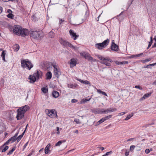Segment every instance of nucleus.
Here are the masks:
<instances>
[{
	"label": "nucleus",
	"instance_id": "1",
	"mask_svg": "<svg viewBox=\"0 0 156 156\" xmlns=\"http://www.w3.org/2000/svg\"><path fill=\"white\" fill-rule=\"evenodd\" d=\"M13 31L17 35H21L23 37L29 34V31L27 29H23L21 27L18 25L14 26Z\"/></svg>",
	"mask_w": 156,
	"mask_h": 156
},
{
	"label": "nucleus",
	"instance_id": "2",
	"mask_svg": "<svg viewBox=\"0 0 156 156\" xmlns=\"http://www.w3.org/2000/svg\"><path fill=\"white\" fill-rule=\"evenodd\" d=\"M29 109V107L27 105L20 107L17 111V114L16 116L17 120L22 119L24 117L25 113Z\"/></svg>",
	"mask_w": 156,
	"mask_h": 156
},
{
	"label": "nucleus",
	"instance_id": "3",
	"mask_svg": "<svg viewBox=\"0 0 156 156\" xmlns=\"http://www.w3.org/2000/svg\"><path fill=\"white\" fill-rule=\"evenodd\" d=\"M42 72L40 70H36V72L34 73L33 75H30L29 77L30 82L32 83H34L42 76Z\"/></svg>",
	"mask_w": 156,
	"mask_h": 156
},
{
	"label": "nucleus",
	"instance_id": "4",
	"mask_svg": "<svg viewBox=\"0 0 156 156\" xmlns=\"http://www.w3.org/2000/svg\"><path fill=\"white\" fill-rule=\"evenodd\" d=\"M21 66L23 68L30 70L33 67V65L28 59H26L21 60Z\"/></svg>",
	"mask_w": 156,
	"mask_h": 156
},
{
	"label": "nucleus",
	"instance_id": "5",
	"mask_svg": "<svg viewBox=\"0 0 156 156\" xmlns=\"http://www.w3.org/2000/svg\"><path fill=\"white\" fill-rule=\"evenodd\" d=\"M97 57L102 61L101 62V63L104 64L107 66H111L110 62H112V60L108 58H105L99 55H97Z\"/></svg>",
	"mask_w": 156,
	"mask_h": 156
},
{
	"label": "nucleus",
	"instance_id": "6",
	"mask_svg": "<svg viewBox=\"0 0 156 156\" xmlns=\"http://www.w3.org/2000/svg\"><path fill=\"white\" fill-rule=\"evenodd\" d=\"M80 55L89 61L95 62L96 60L95 59H93L88 52H82L80 53Z\"/></svg>",
	"mask_w": 156,
	"mask_h": 156
},
{
	"label": "nucleus",
	"instance_id": "7",
	"mask_svg": "<svg viewBox=\"0 0 156 156\" xmlns=\"http://www.w3.org/2000/svg\"><path fill=\"white\" fill-rule=\"evenodd\" d=\"M30 35L31 38L37 40L40 37V34L37 31L31 30L30 32Z\"/></svg>",
	"mask_w": 156,
	"mask_h": 156
},
{
	"label": "nucleus",
	"instance_id": "8",
	"mask_svg": "<svg viewBox=\"0 0 156 156\" xmlns=\"http://www.w3.org/2000/svg\"><path fill=\"white\" fill-rule=\"evenodd\" d=\"M52 66L54 68V75L56 77L58 78L60 74L59 68H58L57 65L55 63H53Z\"/></svg>",
	"mask_w": 156,
	"mask_h": 156
},
{
	"label": "nucleus",
	"instance_id": "9",
	"mask_svg": "<svg viewBox=\"0 0 156 156\" xmlns=\"http://www.w3.org/2000/svg\"><path fill=\"white\" fill-rule=\"evenodd\" d=\"M60 43L62 44L65 46H68L74 49L75 50H76L77 49L76 47H75L73 46L71 43H70L69 42L65 40H61Z\"/></svg>",
	"mask_w": 156,
	"mask_h": 156
},
{
	"label": "nucleus",
	"instance_id": "10",
	"mask_svg": "<svg viewBox=\"0 0 156 156\" xmlns=\"http://www.w3.org/2000/svg\"><path fill=\"white\" fill-rule=\"evenodd\" d=\"M47 114L50 117L54 118L57 116L56 112L54 109H48Z\"/></svg>",
	"mask_w": 156,
	"mask_h": 156
},
{
	"label": "nucleus",
	"instance_id": "11",
	"mask_svg": "<svg viewBox=\"0 0 156 156\" xmlns=\"http://www.w3.org/2000/svg\"><path fill=\"white\" fill-rule=\"evenodd\" d=\"M114 42V41L113 40L112 42L111 49L113 51H118V50L119 49V47Z\"/></svg>",
	"mask_w": 156,
	"mask_h": 156
},
{
	"label": "nucleus",
	"instance_id": "12",
	"mask_svg": "<svg viewBox=\"0 0 156 156\" xmlns=\"http://www.w3.org/2000/svg\"><path fill=\"white\" fill-rule=\"evenodd\" d=\"M69 33L72 38H73L74 40H76L79 37V35H76V33H74L73 31L72 30H69Z\"/></svg>",
	"mask_w": 156,
	"mask_h": 156
},
{
	"label": "nucleus",
	"instance_id": "13",
	"mask_svg": "<svg viewBox=\"0 0 156 156\" xmlns=\"http://www.w3.org/2000/svg\"><path fill=\"white\" fill-rule=\"evenodd\" d=\"M117 109L115 108H109L107 109L104 110V114H107L108 113L115 112Z\"/></svg>",
	"mask_w": 156,
	"mask_h": 156
},
{
	"label": "nucleus",
	"instance_id": "14",
	"mask_svg": "<svg viewBox=\"0 0 156 156\" xmlns=\"http://www.w3.org/2000/svg\"><path fill=\"white\" fill-rule=\"evenodd\" d=\"M8 144H6V143L1 147V149L2 150V152H5L9 148V147L7 145Z\"/></svg>",
	"mask_w": 156,
	"mask_h": 156
},
{
	"label": "nucleus",
	"instance_id": "15",
	"mask_svg": "<svg viewBox=\"0 0 156 156\" xmlns=\"http://www.w3.org/2000/svg\"><path fill=\"white\" fill-rule=\"evenodd\" d=\"M76 60L74 58L71 59L70 63V67H74L76 66Z\"/></svg>",
	"mask_w": 156,
	"mask_h": 156
},
{
	"label": "nucleus",
	"instance_id": "16",
	"mask_svg": "<svg viewBox=\"0 0 156 156\" xmlns=\"http://www.w3.org/2000/svg\"><path fill=\"white\" fill-rule=\"evenodd\" d=\"M7 12L9 13L7 15V16L9 18L13 19L14 18V15L12 14V10H8Z\"/></svg>",
	"mask_w": 156,
	"mask_h": 156
},
{
	"label": "nucleus",
	"instance_id": "17",
	"mask_svg": "<svg viewBox=\"0 0 156 156\" xmlns=\"http://www.w3.org/2000/svg\"><path fill=\"white\" fill-rule=\"evenodd\" d=\"M151 94V93H148L145 94L140 100V101L144 100L146 99L147 98L150 97Z\"/></svg>",
	"mask_w": 156,
	"mask_h": 156
},
{
	"label": "nucleus",
	"instance_id": "18",
	"mask_svg": "<svg viewBox=\"0 0 156 156\" xmlns=\"http://www.w3.org/2000/svg\"><path fill=\"white\" fill-rule=\"evenodd\" d=\"M95 47L99 49H101L105 47L102 43H98L95 44Z\"/></svg>",
	"mask_w": 156,
	"mask_h": 156
},
{
	"label": "nucleus",
	"instance_id": "19",
	"mask_svg": "<svg viewBox=\"0 0 156 156\" xmlns=\"http://www.w3.org/2000/svg\"><path fill=\"white\" fill-rule=\"evenodd\" d=\"M16 140V138H15V137L13 136L10 138L6 142V144H8L11 141V143H13Z\"/></svg>",
	"mask_w": 156,
	"mask_h": 156
},
{
	"label": "nucleus",
	"instance_id": "20",
	"mask_svg": "<svg viewBox=\"0 0 156 156\" xmlns=\"http://www.w3.org/2000/svg\"><path fill=\"white\" fill-rule=\"evenodd\" d=\"M51 146V144H48L45 147L44 151L45 153L46 154H48L49 151H50L49 150L50 147Z\"/></svg>",
	"mask_w": 156,
	"mask_h": 156
},
{
	"label": "nucleus",
	"instance_id": "21",
	"mask_svg": "<svg viewBox=\"0 0 156 156\" xmlns=\"http://www.w3.org/2000/svg\"><path fill=\"white\" fill-rule=\"evenodd\" d=\"M52 94L53 96L55 98H58L59 95V93L58 92L55 91H54Z\"/></svg>",
	"mask_w": 156,
	"mask_h": 156
},
{
	"label": "nucleus",
	"instance_id": "22",
	"mask_svg": "<svg viewBox=\"0 0 156 156\" xmlns=\"http://www.w3.org/2000/svg\"><path fill=\"white\" fill-rule=\"evenodd\" d=\"M46 79H50L52 77V73L51 72H48L46 74Z\"/></svg>",
	"mask_w": 156,
	"mask_h": 156
},
{
	"label": "nucleus",
	"instance_id": "23",
	"mask_svg": "<svg viewBox=\"0 0 156 156\" xmlns=\"http://www.w3.org/2000/svg\"><path fill=\"white\" fill-rule=\"evenodd\" d=\"M66 141V140H60L55 144V146L56 147L59 146L63 143L65 142Z\"/></svg>",
	"mask_w": 156,
	"mask_h": 156
},
{
	"label": "nucleus",
	"instance_id": "24",
	"mask_svg": "<svg viewBox=\"0 0 156 156\" xmlns=\"http://www.w3.org/2000/svg\"><path fill=\"white\" fill-rule=\"evenodd\" d=\"M109 42V39H107L104 41L102 43L103 44V45L105 47L108 44Z\"/></svg>",
	"mask_w": 156,
	"mask_h": 156
},
{
	"label": "nucleus",
	"instance_id": "25",
	"mask_svg": "<svg viewBox=\"0 0 156 156\" xmlns=\"http://www.w3.org/2000/svg\"><path fill=\"white\" fill-rule=\"evenodd\" d=\"M115 63L117 65H123V64H127L128 63V62L127 61H123V62H119L118 61H116L115 62Z\"/></svg>",
	"mask_w": 156,
	"mask_h": 156
},
{
	"label": "nucleus",
	"instance_id": "26",
	"mask_svg": "<svg viewBox=\"0 0 156 156\" xmlns=\"http://www.w3.org/2000/svg\"><path fill=\"white\" fill-rule=\"evenodd\" d=\"M13 48L15 51H17L19 49L20 47L18 44H15L14 45Z\"/></svg>",
	"mask_w": 156,
	"mask_h": 156
},
{
	"label": "nucleus",
	"instance_id": "27",
	"mask_svg": "<svg viewBox=\"0 0 156 156\" xmlns=\"http://www.w3.org/2000/svg\"><path fill=\"white\" fill-rule=\"evenodd\" d=\"M91 99V98H89L88 99H83L82 100L80 101V104H83L86 103L87 101H90Z\"/></svg>",
	"mask_w": 156,
	"mask_h": 156
},
{
	"label": "nucleus",
	"instance_id": "28",
	"mask_svg": "<svg viewBox=\"0 0 156 156\" xmlns=\"http://www.w3.org/2000/svg\"><path fill=\"white\" fill-rule=\"evenodd\" d=\"M5 51H3L2 52L1 55V56L2 57V60H4L5 62Z\"/></svg>",
	"mask_w": 156,
	"mask_h": 156
},
{
	"label": "nucleus",
	"instance_id": "29",
	"mask_svg": "<svg viewBox=\"0 0 156 156\" xmlns=\"http://www.w3.org/2000/svg\"><path fill=\"white\" fill-rule=\"evenodd\" d=\"M97 92L98 93H99L100 94H102L104 95H105L106 96H107V94H106V93H105V92H103L100 89H97Z\"/></svg>",
	"mask_w": 156,
	"mask_h": 156
},
{
	"label": "nucleus",
	"instance_id": "30",
	"mask_svg": "<svg viewBox=\"0 0 156 156\" xmlns=\"http://www.w3.org/2000/svg\"><path fill=\"white\" fill-rule=\"evenodd\" d=\"M133 115V113H131V114L128 115L125 118V120H127L130 119L131 117H132Z\"/></svg>",
	"mask_w": 156,
	"mask_h": 156
},
{
	"label": "nucleus",
	"instance_id": "31",
	"mask_svg": "<svg viewBox=\"0 0 156 156\" xmlns=\"http://www.w3.org/2000/svg\"><path fill=\"white\" fill-rule=\"evenodd\" d=\"M42 91L44 94L47 93L48 91V89L47 87H43L41 89Z\"/></svg>",
	"mask_w": 156,
	"mask_h": 156
},
{
	"label": "nucleus",
	"instance_id": "32",
	"mask_svg": "<svg viewBox=\"0 0 156 156\" xmlns=\"http://www.w3.org/2000/svg\"><path fill=\"white\" fill-rule=\"evenodd\" d=\"M79 5L80 7H82L83 6L84 7L82 9H86V8L87 7V5L85 2H83L82 4H80Z\"/></svg>",
	"mask_w": 156,
	"mask_h": 156
},
{
	"label": "nucleus",
	"instance_id": "33",
	"mask_svg": "<svg viewBox=\"0 0 156 156\" xmlns=\"http://www.w3.org/2000/svg\"><path fill=\"white\" fill-rule=\"evenodd\" d=\"M103 111H104V110L103 109H97V113L98 114H104V112Z\"/></svg>",
	"mask_w": 156,
	"mask_h": 156
},
{
	"label": "nucleus",
	"instance_id": "34",
	"mask_svg": "<svg viewBox=\"0 0 156 156\" xmlns=\"http://www.w3.org/2000/svg\"><path fill=\"white\" fill-rule=\"evenodd\" d=\"M104 122V120L103 119V118H102L100 120H99L98 122L97 123V124L96 125V126L100 124L101 123H102Z\"/></svg>",
	"mask_w": 156,
	"mask_h": 156
},
{
	"label": "nucleus",
	"instance_id": "35",
	"mask_svg": "<svg viewBox=\"0 0 156 156\" xmlns=\"http://www.w3.org/2000/svg\"><path fill=\"white\" fill-rule=\"evenodd\" d=\"M49 36L51 38H53L54 36V34L53 32L51 31L49 33Z\"/></svg>",
	"mask_w": 156,
	"mask_h": 156
},
{
	"label": "nucleus",
	"instance_id": "36",
	"mask_svg": "<svg viewBox=\"0 0 156 156\" xmlns=\"http://www.w3.org/2000/svg\"><path fill=\"white\" fill-rule=\"evenodd\" d=\"M112 115H110L105 117L104 118H103V119L104 120V121H106V120H108V119L110 118H111L112 117Z\"/></svg>",
	"mask_w": 156,
	"mask_h": 156
},
{
	"label": "nucleus",
	"instance_id": "37",
	"mask_svg": "<svg viewBox=\"0 0 156 156\" xmlns=\"http://www.w3.org/2000/svg\"><path fill=\"white\" fill-rule=\"evenodd\" d=\"M16 148L15 147H13L12 149L9 151V152L7 153V155H10L11 154L12 152L14 151V150H15Z\"/></svg>",
	"mask_w": 156,
	"mask_h": 156
},
{
	"label": "nucleus",
	"instance_id": "38",
	"mask_svg": "<svg viewBox=\"0 0 156 156\" xmlns=\"http://www.w3.org/2000/svg\"><path fill=\"white\" fill-rule=\"evenodd\" d=\"M150 39H151V41L150 42H149L148 46L147 48V49H148L151 47V44L152 43V37H150Z\"/></svg>",
	"mask_w": 156,
	"mask_h": 156
},
{
	"label": "nucleus",
	"instance_id": "39",
	"mask_svg": "<svg viewBox=\"0 0 156 156\" xmlns=\"http://www.w3.org/2000/svg\"><path fill=\"white\" fill-rule=\"evenodd\" d=\"M151 60V58H148L145 59L144 60L142 61V62H149Z\"/></svg>",
	"mask_w": 156,
	"mask_h": 156
},
{
	"label": "nucleus",
	"instance_id": "40",
	"mask_svg": "<svg viewBox=\"0 0 156 156\" xmlns=\"http://www.w3.org/2000/svg\"><path fill=\"white\" fill-rule=\"evenodd\" d=\"M135 147V146L133 145H131L130 146L129 149L132 151H133V150Z\"/></svg>",
	"mask_w": 156,
	"mask_h": 156
},
{
	"label": "nucleus",
	"instance_id": "41",
	"mask_svg": "<svg viewBox=\"0 0 156 156\" xmlns=\"http://www.w3.org/2000/svg\"><path fill=\"white\" fill-rule=\"evenodd\" d=\"M22 137V135H20L17 138H16V140H17V142H18L20 141Z\"/></svg>",
	"mask_w": 156,
	"mask_h": 156
},
{
	"label": "nucleus",
	"instance_id": "42",
	"mask_svg": "<svg viewBox=\"0 0 156 156\" xmlns=\"http://www.w3.org/2000/svg\"><path fill=\"white\" fill-rule=\"evenodd\" d=\"M68 87L71 88H73V87L74 85L73 84H68L67 85Z\"/></svg>",
	"mask_w": 156,
	"mask_h": 156
},
{
	"label": "nucleus",
	"instance_id": "43",
	"mask_svg": "<svg viewBox=\"0 0 156 156\" xmlns=\"http://www.w3.org/2000/svg\"><path fill=\"white\" fill-rule=\"evenodd\" d=\"M82 83H84L85 84H90V83L89 82L88 80H83V82H82Z\"/></svg>",
	"mask_w": 156,
	"mask_h": 156
},
{
	"label": "nucleus",
	"instance_id": "44",
	"mask_svg": "<svg viewBox=\"0 0 156 156\" xmlns=\"http://www.w3.org/2000/svg\"><path fill=\"white\" fill-rule=\"evenodd\" d=\"M59 0H51V1L54 4H57L58 3L59 1Z\"/></svg>",
	"mask_w": 156,
	"mask_h": 156
},
{
	"label": "nucleus",
	"instance_id": "45",
	"mask_svg": "<svg viewBox=\"0 0 156 156\" xmlns=\"http://www.w3.org/2000/svg\"><path fill=\"white\" fill-rule=\"evenodd\" d=\"M112 151H110L107 152L105 154V155L106 156H108V155H109V154H112Z\"/></svg>",
	"mask_w": 156,
	"mask_h": 156
},
{
	"label": "nucleus",
	"instance_id": "46",
	"mask_svg": "<svg viewBox=\"0 0 156 156\" xmlns=\"http://www.w3.org/2000/svg\"><path fill=\"white\" fill-rule=\"evenodd\" d=\"M74 121L77 124L80 123V121L79 119H75L74 120Z\"/></svg>",
	"mask_w": 156,
	"mask_h": 156
},
{
	"label": "nucleus",
	"instance_id": "47",
	"mask_svg": "<svg viewBox=\"0 0 156 156\" xmlns=\"http://www.w3.org/2000/svg\"><path fill=\"white\" fill-rule=\"evenodd\" d=\"M78 101V100L75 99H73L71 100V102L73 103H75L77 102Z\"/></svg>",
	"mask_w": 156,
	"mask_h": 156
},
{
	"label": "nucleus",
	"instance_id": "48",
	"mask_svg": "<svg viewBox=\"0 0 156 156\" xmlns=\"http://www.w3.org/2000/svg\"><path fill=\"white\" fill-rule=\"evenodd\" d=\"M129 57L130 58H136L135 55H131Z\"/></svg>",
	"mask_w": 156,
	"mask_h": 156
},
{
	"label": "nucleus",
	"instance_id": "49",
	"mask_svg": "<svg viewBox=\"0 0 156 156\" xmlns=\"http://www.w3.org/2000/svg\"><path fill=\"white\" fill-rule=\"evenodd\" d=\"M135 88H138L140 90H141L142 89V87H140L139 86H137V85L135 86Z\"/></svg>",
	"mask_w": 156,
	"mask_h": 156
},
{
	"label": "nucleus",
	"instance_id": "50",
	"mask_svg": "<svg viewBox=\"0 0 156 156\" xmlns=\"http://www.w3.org/2000/svg\"><path fill=\"white\" fill-rule=\"evenodd\" d=\"M125 113H126L125 112H122L119 113L118 115H119V116H122V115H124Z\"/></svg>",
	"mask_w": 156,
	"mask_h": 156
},
{
	"label": "nucleus",
	"instance_id": "51",
	"mask_svg": "<svg viewBox=\"0 0 156 156\" xmlns=\"http://www.w3.org/2000/svg\"><path fill=\"white\" fill-rule=\"evenodd\" d=\"M150 152V150L148 149H146L145 150V152L146 154H148Z\"/></svg>",
	"mask_w": 156,
	"mask_h": 156
},
{
	"label": "nucleus",
	"instance_id": "52",
	"mask_svg": "<svg viewBox=\"0 0 156 156\" xmlns=\"http://www.w3.org/2000/svg\"><path fill=\"white\" fill-rule=\"evenodd\" d=\"M59 128L58 127H57L56 128V131H57V134H59L60 133V132L59 131Z\"/></svg>",
	"mask_w": 156,
	"mask_h": 156
},
{
	"label": "nucleus",
	"instance_id": "53",
	"mask_svg": "<svg viewBox=\"0 0 156 156\" xmlns=\"http://www.w3.org/2000/svg\"><path fill=\"white\" fill-rule=\"evenodd\" d=\"M143 53H140V54H139L135 55H136V58H137V57H139V56H142V55H143Z\"/></svg>",
	"mask_w": 156,
	"mask_h": 156
},
{
	"label": "nucleus",
	"instance_id": "54",
	"mask_svg": "<svg viewBox=\"0 0 156 156\" xmlns=\"http://www.w3.org/2000/svg\"><path fill=\"white\" fill-rule=\"evenodd\" d=\"M28 142H27L23 146V150L26 147L28 144Z\"/></svg>",
	"mask_w": 156,
	"mask_h": 156
},
{
	"label": "nucleus",
	"instance_id": "55",
	"mask_svg": "<svg viewBox=\"0 0 156 156\" xmlns=\"http://www.w3.org/2000/svg\"><path fill=\"white\" fill-rule=\"evenodd\" d=\"M76 80L79 81H80V82L81 83H82V82H83V80H81V79H76Z\"/></svg>",
	"mask_w": 156,
	"mask_h": 156
},
{
	"label": "nucleus",
	"instance_id": "56",
	"mask_svg": "<svg viewBox=\"0 0 156 156\" xmlns=\"http://www.w3.org/2000/svg\"><path fill=\"white\" fill-rule=\"evenodd\" d=\"M133 0H129V4L130 5L133 1Z\"/></svg>",
	"mask_w": 156,
	"mask_h": 156
},
{
	"label": "nucleus",
	"instance_id": "57",
	"mask_svg": "<svg viewBox=\"0 0 156 156\" xmlns=\"http://www.w3.org/2000/svg\"><path fill=\"white\" fill-rule=\"evenodd\" d=\"M129 155V152L126 151L125 153V155L128 156Z\"/></svg>",
	"mask_w": 156,
	"mask_h": 156
},
{
	"label": "nucleus",
	"instance_id": "58",
	"mask_svg": "<svg viewBox=\"0 0 156 156\" xmlns=\"http://www.w3.org/2000/svg\"><path fill=\"white\" fill-rule=\"evenodd\" d=\"M8 113V114H9V115H9V116L8 117H9V118H10V119L11 118H12V116H11V113H10V112H9V113Z\"/></svg>",
	"mask_w": 156,
	"mask_h": 156
},
{
	"label": "nucleus",
	"instance_id": "59",
	"mask_svg": "<svg viewBox=\"0 0 156 156\" xmlns=\"http://www.w3.org/2000/svg\"><path fill=\"white\" fill-rule=\"evenodd\" d=\"M64 21V20L62 19H61L59 21V23L61 24V23L62 22H63Z\"/></svg>",
	"mask_w": 156,
	"mask_h": 156
},
{
	"label": "nucleus",
	"instance_id": "60",
	"mask_svg": "<svg viewBox=\"0 0 156 156\" xmlns=\"http://www.w3.org/2000/svg\"><path fill=\"white\" fill-rule=\"evenodd\" d=\"M133 139H134V138H130V139H128L127 140V141H130V140H133Z\"/></svg>",
	"mask_w": 156,
	"mask_h": 156
},
{
	"label": "nucleus",
	"instance_id": "61",
	"mask_svg": "<svg viewBox=\"0 0 156 156\" xmlns=\"http://www.w3.org/2000/svg\"><path fill=\"white\" fill-rule=\"evenodd\" d=\"M34 152V151H33L32 152L30 153L27 156H31L32 154V153Z\"/></svg>",
	"mask_w": 156,
	"mask_h": 156
},
{
	"label": "nucleus",
	"instance_id": "62",
	"mask_svg": "<svg viewBox=\"0 0 156 156\" xmlns=\"http://www.w3.org/2000/svg\"><path fill=\"white\" fill-rule=\"evenodd\" d=\"M18 134V133H16L13 136L15 137V138H16V137L17 136Z\"/></svg>",
	"mask_w": 156,
	"mask_h": 156
},
{
	"label": "nucleus",
	"instance_id": "63",
	"mask_svg": "<svg viewBox=\"0 0 156 156\" xmlns=\"http://www.w3.org/2000/svg\"><path fill=\"white\" fill-rule=\"evenodd\" d=\"M156 47V42L154 43V45L152 46V47L153 48Z\"/></svg>",
	"mask_w": 156,
	"mask_h": 156
},
{
	"label": "nucleus",
	"instance_id": "64",
	"mask_svg": "<svg viewBox=\"0 0 156 156\" xmlns=\"http://www.w3.org/2000/svg\"><path fill=\"white\" fill-rule=\"evenodd\" d=\"M155 64H156V63H154V64H150L148 66H154Z\"/></svg>",
	"mask_w": 156,
	"mask_h": 156
}]
</instances>
